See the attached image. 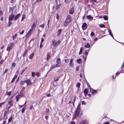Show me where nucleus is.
I'll return each instance as SVG.
<instances>
[{"instance_id":"nucleus-2","label":"nucleus","mask_w":124,"mask_h":124,"mask_svg":"<svg viewBox=\"0 0 124 124\" xmlns=\"http://www.w3.org/2000/svg\"><path fill=\"white\" fill-rule=\"evenodd\" d=\"M52 44L56 48L57 46L60 44V40L57 41L55 39H53L52 41Z\"/></svg>"},{"instance_id":"nucleus-63","label":"nucleus","mask_w":124,"mask_h":124,"mask_svg":"<svg viewBox=\"0 0 124 124\" xmlns=\"http://www.w3.org/2000/svg\"><path fill=\"white\" fill-rule=\"evenodd\" d=\"M71 124H75V122L74 121H72L71 122Z\"/></svg>"},{"instance_id":"nucleus-16","label":"nucleus","mask_w":124,"mask_h":124,"mask_svg":"<svg viewBox=\"0 0 124 124\" xmlns=\"http://www.w3.org/2000/svg\"><path fill=\"white\" fill-rule=\"evenodd\" d=\"M59 67V65H57V66H56V64L54 65L53 66H52V67L50 69V70H52V69H54V68H55V67Z\"/></svg>"},{"instance_id":"nucleus-25","label":"nucleus","mask_w":124,"mask_h":124,"mask_svg":"<svg viewBox=\"0 0 124 124\" xmlns=\"http://www.w3.org/2000/svg\"><path fill=\"white\" fill-rule=\"evenodd\" d=\"M5 102V101H3L2 102L0 103V108H1L2 107L3 105H4Z\"/></svg>"},{"instance_id":"nucleus-13","label":"nucleus","mask_w":124,"mask_h":124,"mask_svg":"<svg viewBox=\"0 0 124 124\" xmlns=\"http://www.w3.org/2000/svg\"><path fill=\"white\" fill-rule=\"evenodd\" d=\"M62 30L61 29H59L57 31V36H60L61 33L62 31Z\"/></svg>"},{"instance_id":"nucleus-38","label":"nucleus","mask_w":124,"mask_h":124,"mask_svg":"<svg viewBox=\"0 0 124 124\" xmlns=\"http://www.w3.org/2000/svg\"><path fill=\"white\" fill-rule=\"evenodd\" d=\"M26 109V108L25 107H24L22 109L21 111V112L22 113H23L25 110V109Z\"/></svg>"},{"instance_id":"nucleus-45","label":"nucleus","mask_w":124,"mask_h":124,"mask_svg":"<svg viewBox=\"0 0 124 124\" xmlns=\"http://www.w3.org/2000/svg\"><path fill=\"white\" fill-rule=\"evenodd\" d=\"M12 101L11 100L10 101H8V104L9 105H11L12 103Z\"/></svg>"},{"instance_id":"nucleus-64","label":"nucleus","mask_w":124,"mask_h":124,"mask_svg":"<svg viewBox=\"0 0 124 124\" xmlns=\"http://www.w3.org/2000/svg\"><path fill=\"white\" fill-rule=\"evenodd\" d=\"M2 10H0V15L1 16V15H2Z\"/></svg>"},{"instance_id":"nucleus-53","label":"nucleus","mask_w":124,"mask_h":124,"mask_svg":"<svg viewBox=\"0 0 124 124\" xmlns=\"http://www.w3.org/2000/svg\"><path fill=\"white\" fill-rule=\"evenodd\" d=\"M26 69L27 67H26L23 70L22 73L21 74H22L23 73V72L25 71V70Z\"/></svg>"},{"instance_id":"nucleus-47","label":"nucleus","mask_w":124,"mask_h":124,"mask_svg":"<svg viewBox=\"0 0 124 124\" xmlns=\"http://www.w3.org/2000/svg\"><path fill=\"white\" fill-rule=\"evenodd\" d=\"M83 73V71H82V73L81 70V73H80V77L81 78L82 77V74Z\"/></svg>"},{"instance_id":"nucleus-30","label":"nucleus","mask_w":124,"mask_h":124,"mask_svg":"<svg viewBox=\"0 0 124 124\" xmlns=\"http://www.w3.org/2000/svg\"><path fill=\"white\" fill-rule=\"evenodd\" d=\"M83 49V48L82 47H81L80 48L79 52V54H81L82 53V50Z\"/></svg>"},{"instance_id":"nucleus-26","label":"nucleus","mask_w":124,"mask_h":124,"mask_svg":"<svg viewBox=\"0 0 124 124\" xmlns=\"http://www.w3.org/2000/svg\"><path fill=\"white\" fill-rule=\"evenodd\" d=\"M80 124H88L86 123V120H84L82 121L80 123Z\"/></svg>"},{"instance_id":"nucleus-36","label":"nucleus","mask_w":124,"mask_h":124,"mask_svg":"<svg viewBox=\"0 0 124 124\" xmlns=\"http://www.w3.org/2000/svg\"><path fill=\"white\" fill-rule=\"evenodd\" d=\"M25 82V80L24 81H21L20 83V84L21 85H23L24 84V83Z\"/></svg>"},{"instance_id":"nucleus-10","label":"nucleus","mask_w":124,"mask_h":124,"mask_svg":"<svg viewBox=\"0 0 124 124\" xmlns=\"http://www.w3.org/2000/svg\"><path fill=\"white\" fill-rule=\"evenodd\" d=\"M14 17V16L13 14L11 15L9 18V21H11L13 19Z\"/></svg>"},{"instance_id":"nucleus-7","label":"nucleus","mask_w":124,"mask_h":124,"mask_svg":"<svg viewBox=\"0 0 124 124\" xmlns=\"http://www.w3.org/2000/svg\"><path fill=\"white\" fill-rule=\"evenodd\" d=\"M25 82L27 83V86L31 85L32 84V83L31 81L29 79H27L26 80H25Z\"/></svg>"},{"instance_id":"nucleus-61","label":"nucleus","mask_w":124,"mask_h":124,"mask_svg":"<svg viewBox=\"0 0 124 124\" xmlns=\"http://www.w3.org/2000/svg\"><path fill=\"white\" fill-rule=\"evenodd\" d=\"M44 40V39L43 38H42L41 40V43H42L43 42V41Z\"/></svg>"},{"instance_id":"nucleus-31","label":"nucleus","mask_w":124,"mask_h":124,"mask_svg":"<svg viewBox=\"0 0 124 124\" xmlns=\"http://www.w3.org/2000/svg\"><path fill=\"white\" fill-rule=\"evenodd\" d=\"M100 27L101 28H105V26L104 24H100L99 25Z\"/></svg>"},{"instance_id":"nucleus-11","label":"nucleus","mask_w":124,"mask_h":124,"mask_svg":"<svg viewBox=\"0 0 124 124\" xmlns=\"http://www.w3.org/2000/svg\"><path fill=\"white\" fill-rule=\"evenodd\" d=\"M74 11V8L73 7H72L70 10L69 13L71 14H73Z\"/></svg>"},{"instance_id":"nucleus-5","label":"nucleus","mask_w":124,"mask_h":124,"mask_svg":"<svg viewBox=\"0 0 124 124\" xmlns=\"http://www.w3.org/2000/svg\"><path fill=\"white\" fill-rule=\"evenodd\" d=\"M61 60L58 57L57 58L56 60V62L57 63V64H56V66L59 65V66H60V64L61 63Z\"/></svg>"},{"instance_id":"nucleus-32","label":"nucleus","mask_w":124,"mask_h":124,"mask_svg":"<svg viewBox=\"0 0 124 124\" xmlns=\"http://www.w3.org/2000/svg\"><path fill=\"white\" fill-rule=\"evenodd\" d=\"M47 60H48L50 57V56L48 54H47Z\"/></svg>"},{"instance_id":"nucleus-57","label":"nucleus","mask_w":124,"mask_h":124,"mask_svg":"<svg viewBox=\"0 0 124 124\" xmlns=\"http://www.w3.org/2000/svg\"><path fill=\"white\" fill-rule=\"evenodd\" d=\"M4 61V60H1L0 62V64H1Z\"/></svg>"},{"instance_id":"nucleus-15","label":"nucleus","mask_w":124,"mask_h":124,"mask_svg":"<svg viewBox=\"0 0 124 124\" xmlns=\"http://www.w3.org/2000/svg\"><path fill=\"white\" fill-rule=\"evenodd\" d=\"M60 77V76H59L55 77L54 78V80L56 81H58L59 80Z\"/></svg>"},{"instance_id":"nucleus-12","label":"nucleus","mask_w":124,"mask_h":124,"mask_svg":"<svg viewBox=\"0 0 124 124\" xmlns=\"http://www.w3.org/2000/svg\"><path fill=\"white\" fill-rule=\"evenodd\" d=\"M61 6V4H57L56 7V10H59Z\"/></svg>"},{"instance_id":"nucleus-22","label":"nucleus","mask_w":124,"mask_h":124,"mask_svg":"<svg viewBox=\"0 0 124 124\" xmlns=\"http://www.w3.org/2000/svg\"><path fill=\"white\" fill-rule=\"evenodd\" d=\"M69 23H67V22L66 21L64 23V25L65 27H66L68 25Z\"/></svg>"},{"instance_id":"nucleus-58","label":"nucleus","mask_w":124,"mask_h":124,"mask_svg":"<svg viewBox=\"0 0 124 124\" xmlns=\"http://www.w3.org/2000/svg\"><path fill=\"white\" fill-rule=\"evenodd\" d=\"M121 72L120 71L119 72H116V75H118V74H119Z\"/></svg>"},{"instance_id":"nucleus-50","label":"nucleus","mask_w":124,"mask_h":124,"mask_svg":"<svg viewBox=\"0 0 124 124\" xmlns=\"http://www.w3.org/2000/svg\"><path fill=\"white\" fill-rule=\"evenodd\" d=\"M88 88L90 89V91L91 92V89H92L91 88V87L89 85L88 86Z\"/></svg>"},{"instance_id":"nucleus-1","label":"nucleus","mask_w":124,"mask_h":124,"mask_svg":"<svg viewBox=\"0 0 124 124\" xmlns=\"http://www.w3.org/2000/svg\"><path fill=\"white\" fill-rule=\"evenodd\" d=\"M80 104H79L75 111L74 116L72 118L73 120H74L76 117L78 116L80 111Z\"/></svg>"},{"instance_id":"nucleus-35","label":"nucleus","mask_w":124,"mask_h":124,"mask_svg":"<svg viewBox=\"0 0 124 124\" xmlns=\"http://www.w3.org/2000/svg\"><path fill=\"white\" fill-rule=\"evenodd\" d=\"M71 1V0H65V3H69Z\"/></svg>"},{"instance_id":"nucleus-37","label":"nucleus","mask_w":124,"mask_h":124,"mask_svg":"<svg viewBox=\"0 0 124 124\" xmlns=\"http://www.w3.org/2000/svg\"><path fill=\"white\" fill-rule=\"evenodd\" d=\"M10 21H9V22H8V26H10L11 25V24L12 23L11 22H10Z\"/></svg>"},{"instance_id":"nucleus-14","label":"nucleus","mask_w":124,"mask_h":124,"mask_svg":"<svg viewBox=\"0 0 124 124\" xmlns=\"http://www.w3.org/2000/svg\"><path fill=\"white\" fill-rule=\"evenodd\" d=\"M86 18L88 19L92 20L93 19V17L90 15H88L87 16Z\"/></svg>"},{"instance_id":"nucleus-54","label":"nucleus","mask_w":124,"mask_h":124,"mask_svg":"<svg viewBox=\"0 0 124 124\" xmlns=\"http://www.w3.org/2000/svg\"><path fill=\"white\" fill-rule=\"evenodd\" d=\"M49 111V110L48 109L46 108V111L47 112H48Z\"/></svg>"},{"instance_id":"nucleus-43","label":"nucleus","mask_w":124,"mask_h":124,"mask_svg":"<svg viewBox=\"0 0 124 124\" xmlns=\"http://www.w3.org/2000/svg\"><path fill=\"white\" fill-rule=\"evenodd\" d=\"M24 32V30H23L21 32H20V34H23Z\"/></svg>"},{"instance_id":"nucleus-34","label":"nucleus","mask_w":124,"mask_h":124,"mask_svg":"<svg viewBox=\"0 0 124 124\" xmlns=\"http://www.w3.org/2000/svg\"><path fill=\"white\" fill-rule=\"evenodd\" d=\"M12 119V117H11L9 118L8 119V123H9L11 121Z\"/></svg>"},{"instance_id":"nucleus-8","label":"nucleus","mask_w":124,"mask_h":124,"mask_svg":"<svg viewBox=\"0 0 124 124\" xmlns=\"http://www.w3.org/2000/svg\"><path fill=\"white\" fill-rule=\"evenodd\" d=\"M82 27L83 30L86 29L87 27V24L86 23H83L82 26Z\"/></svg>"},{"instance_id":"nucleus-29","label":"nucleus","mask_w":124,"mask_h":124,"mask_svg":"<svg viewBox=\"0 0 124 124\" xmlns=\"http://www.w3.org/2000/svg\"><path fill=\"white\" fill-rule=\"evenodd\" d=\"M26 16L24 15H23V16L22 17V18L21 19V21H23L25 18Z\"/></svg>"},{"instance_id":"nucleus-46","label":"nucleus","mask_w":124,"mask_h":124,"mask_svg":"<svg viewBox=\"0 0 124 124\" xmlns=\"http://www.w3.org/2000/svg\"><path fill=\"white\" fill-rule=\"evenodd\" d=\"M35 73L34 72H32V76L33 77L35 75Z\"/></svg>"},{"instance_id":"nucleus-56","label":"nucleus","mask_w":124,"mask_h":124,"mask_svg":"<svg viewBox=\"0 0 124 124\" xmlns=\"http://www.w3.org/2000/svg\"><path fill=\"white\" fill-rule=\"evenodd\" d=\"M24 106L23 105H19V107L20 108H21L22 107H23Z\"/></svg>"},{"instance_id":"nucleus-17","label":"nucleus","mask_w":124,"mask_h":124,"mask_svg":"<svg viewBox=\"0 0 124 124\" xmlns=\"http://www.w3.org/2000/svg\"><path fill=\"white\" fill-rule=\"evenodd\" d=\"M85 96H86L88 93V91L86 88L85 89L84 91Z\"/></svg>"},{"instance_id":"nucleus-24","label":"nucleus","mask_w":124,"mask_h":124,"mask_svg":"<svg viewBox=\"0 0 124 124\" xmlns=\"http://www.w3.org/2000/svg\"><path fill=\"white\" fill-rule=\"evenodd\" d=\"M27 52H28V50H25L24 51V53H23V57H24L26 55V54L27 53Z\"/></svg>"},{"instance_id":"nucleus-42","label":"nucleus","mask_w":124,"mask_h":124,"mask_svg":"<svg viewBox=\"0 0 124 124\" xmlns=\"http://www.w3.org/2000/svg\"><path fill=\"white\" fill-rule=\"evenodd\" d=\"M44 26V24H42L39 27H41L43 28Z\"/></svg>"},{"instance_id":"nucleus-59","label":"nucleus","mask_w":124,"mask_h":124,"mask_svg":"<svg viewBox=\"0 0 124 124\" xmlns=\"http://www.w3.org/2000/svg\"><path fill=\"white\" fill-rule=\"evenodd\" d=\"M43 46V45H42V43H40V47L41 48Z\"/></svg>"},{"instance_id":"nucleus-28","label":"nucleus","mask_w":124,"mask_h":124,"mask_svg":"<svg viewBox=\"0 0 124 124\" xmlns=\"http://www.w3.org/2000/svg\"><path fill=\"white\" fill-rule=\"evenodd\" d=\"M76 99H75V97H74V98L73 100H72L71 101V102L72 103H73V105H74V103Z\"/></svg>"},{"instance_id":"nucleus-6","label":"nucleus","mask_w":124,"mask_h":124,"mask_svg":"<svg viewBox=\"0 0 124 124\" xmlns=\"http://www.w3.org/2000/svg\"><path fill=\"white\" fill-rule=\"evenodd\" d=\"M32 31L33 30H32L31 29H30L28 33L26 34L25 35V36L26 38H28L30 36Z\"/></svg>"},{"instance_id":"nucleus-62","label":"nucleus","mask_w":124,"mask_h":124,"mask_svg":"<svg viewBox=\"0 0 124 124\" xmlns=\"http://www.w3.org/2000/svg\"><path fill=\"white\" fill-rule=\"evenodd\" d=\"M8 70L7 69H6L5 71L3 73L4 74V73H6L7 72V71H8Z\"/></svg>"},{"instance_id":"nucleus-44","label":"nucleus","mask_w":124,"mask_h":124,"mask_svg":"<svg viewBox=\"0 0 124 124\" xmlns=\"http://www.w3.org/2000/svg\"><path fill=\"white\" fill-rule=\"evenodd\" d=\"M80 83H78L77 84V86L78 87V88H79L80 87Z\"/></svg>"},{"instance_id":"nucleus-3","label":"nucleus","mask_w":124,"mask_h":124,"mask_svg":"<svg viewBox=\"0 0 124 124\" xmlns=\"http://www.w3.org/2000/svg\"><path fill=\"white\" fill-rule=\"evenodd\" d=\"M14 45V44L12 43H11L8 44L7 50L8 51V53L13 47Z\"/></svg>"},{"instance_id":"nucleus-27","label":"nucleus","mask_w":124,"mask_h":124,"mask_svg":"<svg viewBox=\"0 0 124 124\" xmlns=\"http://www.w3.org/2000/svg\"><path fill=\"white\" fill-rule=\"evenodd\" d=\"M85 47L86 48H88L90 47V45L89 44L87 43L85 45Z\"/></svg>"},{"instance_id":"nucleus-55","label":"nucleus","mask_w":124,"mask_h":124,"mask_svg":"<svg viewBox=\"0 0 124 124\" xmlns=\"http://www.w3.org/2000/svg\"><path fill=\"white\" fill-rule=\"evenodd\" d=\"M79 69V67H77L76 69V71H78Z\"/></svg>"},{"instance_id":"nucleus-48","label":"nucleus","mask_w":124,"mask_h":124,"mask_svg":"<svg viewBox=\"0 0 124 124\" xmlns=\"http://www.w3.org/2000/svg\"><path fill=\"white\" fill-rule=\"evenodd\" d=\"M82 105H85L86 103L84 101H82Z\"/></svg>"},{"instance_id":"nucleus-19","label":"nucleus","mask_w":124,"mask_h":124,"mask_svg":"<svg viewBox=\"0 0 124 124\" xmlns=\"http://www.w3.org/2000/svg\"><path fill=\"white\" fill-rule=\"evenodd\" d=\"M34 55V53H31L29 56V58L30 59H32Z\"/></svg>"},{"instance_id":"nucleus-20","label":"nucleus","mask_w":124,"mask_h":124,"mask_svg":"<svg viewBox=\"0 0 124 124\" xmlns=\"http://www.w3.org/2000/svg\"><path fill=\"white\" fill-rule=\"evenodd\" d=\"M82 62V59H78L77 60V62L78 64Z\"/></svg>"},{"instance_id":"nucleus-9","label":"nucleus","mask_w":124,"mask_h":124,"mask_svg":"<svg viewBox=\"0 0 124 124\" xmlns=\"http://www.w3.org/2000/svg\"><path fill=\"white\" fill-rule=\"evenodd\" d=\"M73 61V59H71L69 63V66H71L72 68L73 67V64L72 63Z\"/></svg>"},{"instance_id":"nucleus-33","label":"nucleus","mask_w":124,"mask_h":124,"mask_svg":"<svg viewBox=\"0 0 124 124\" xmlns=\"http://www.w3.org/2000/svg\"><path fill=\"white\" fill-rule=\"evenodd\" d=\"M19 96L18 95H16V101H18L19 100Z\"/></svg>"},{"instance_id":"nucleus-51","label":"nucleus","mask_w":124,"mask_h":124,"mask_svg":"<svg viewBox=\"0 0 124 124\" xmlns=\"http://www.w3.org/2000/svg\"><path fill=\"white\" fill-rule=\"evenodd\" d=\"M59 15L58 14H57L56 15V18L57 19H59Z\"/></svg>"},{"instance_id":"nucleus-21","label":"nucleus","mask_w":124,"mask_h":124,"mask_svg":"<svg viewBox=\"0 0 124 124\" xmlns=\"http://www.w3.org/2000/svg\"><path fill=\"white\" fill-rule=\"evenodd\" d=\"M97 93V91L95 90H93L92 93L93 95H94Z\"/></svg>"},{"instance_id":"nucleus-23","label":"nucleus","mask_w":124,"mask_h":124,"mask_svg":"<svg viewBox=\"0 0 124 124\" xmlns=\"http://www.w3.org/2000/svg\"><path fill=\"white\" fill-rule=\"evenodd\" d=\"M17 34H16L12 37L13 39V40H14L16 38L17 36Z\"/></svg>"},{"instance_id":"nucleus-18","label":"nucleus","mask_w":124,"mask_h":124,"mask_svg":"<svg viewBox=\"0 0 124 124\" xmlns=\"http://www.w3.org/2000/svg\"><path fill=\"white\" fill-rule=\"evenodd\" d=\"M20 14H17V15H16L15 18L14 19L15 20H17L18 18L19 17H20Z\"/></svg>"},{"instance_id":"nucleus-49","label":"nucleus","mask_w":124,"mask_h":124,"mask_svg":"<svg viewBox=\"0 0 124 124\" xmlns=\"http://www.w3.org/2000/svg\"><path fill=\"white\" fill-rule=\"evenodd\" d=\"M69 61V59H65V61L66 63H67Z\"/></svg>"},{"instance_id":"nucleus-41","label":"nucleus","mask_w":124,"mask_h":124,"mask_svg":"<svg viewBox=\"0 0 124 124\" xmlns=\"http://www.w3.org/2000/svg\"><path fill=\"white\" fill-rule=\"evenodd\" d=\"M94 33L93 32H91V33L90 34L91 36H94Z\"/></svg>"},{"instance_id":"nucleus-4","label":"nucleus","mask_w":124,"mask_h":124,"mask_svg":"<svg viewBox=\"0 0 124 124\" xmlns=\"http://www.w3.org/2000/svg\"><path fill=\"white\" fill-rule=\"evenodd\" d=\"M71 20V18L70 16V15H68L66 20V21L67 23H69Z\"/></svg>"},{"instance_id":"nucleus-40","label":"nucleus","mask_w":124,"mask_h":124,"mask_svg":"<svg viewBox=\"0 0 124 124\" xmlns=\"http://www.w3.org/2000/svg\"><path fill=\"white\" fill-rule=\"evenodd\" d=\"M103 18L105 20H107L108 19V18L107 16H105L103 17Z\"/></svg>"},{"instance_id":"nucleus-52","label":"nucleus","mask_w":124,"mask_h":124,"mask_svg":"<svg viewBox=\"0 0 124 124\" xmlns=\"http://www.w3.org/2000/svg\"><path fill=\"white\" fill-rule=\"evenodd\" d=\"M15 78H13L12 79V80L11 81V83L13 82L15 80Z\"/></svg>"},{"instance_id":"nucleus-60","label":"nucleus","mask_w":124,"mask_h":124,"mask_svg":"<svg viewBox=\"0 0 124 124\" xmlns=\"http://www.w3.org/2000/svg\"><path fill=\"white\" fill-rule=\"evenodd\" d=\"M22 94L21 93H20L19 96L20 98L22 96Z\"/></svg>"},{"instance_id":"nucleus-39","label":"nucleus","mask_w":124,"mask_h":124,"mask_svg":"<svg viewBox=\"0 0 124 124\" xmlns=\"http://www.w3.org/2000/svg\"><path fill=\"white\" fill-rule=\"evenodd\" d=\"M16 64L14 62H13L12 63V66L13 67H15L16 66Z\"/></svg>"}]
</instances>
